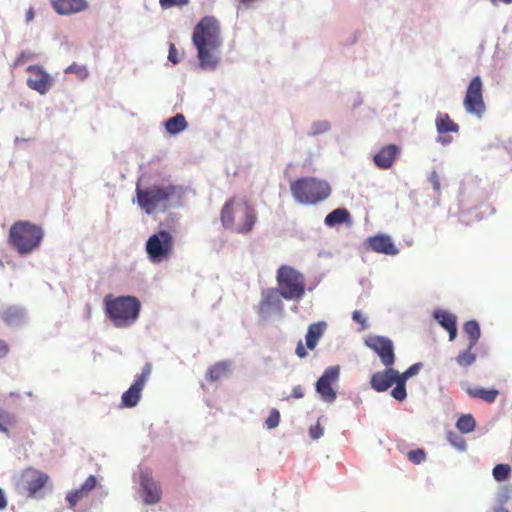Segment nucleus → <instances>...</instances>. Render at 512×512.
Wrapping results in <instances>:
<instances>
[{
  "label": "nucleus",
  "instance_id": "obj_6",
  "mask_svg": "<svg viewBox=\"0 0 512 512\" xmlns=\"http://www.w3.org/2000/svg\"><path fill=\"white\" fill-rule=\"evenodd\" d=\"M277 292L285 300H301L305 295V276L294 267L282 265L276 275Z\"/></svg>",
  "mask_w": 512,
  "mask_h": 512
},
{
  "label": "nucleus",
  "instance_id": "obj_48",
  "mask_svg": "<svg viewBox=\"0 0 512 512\" xmlns=\"http://www.w3.org/2000/svg\"><path fill=\"white\" fill-rule=\"evenodd\" d=\"M374 162L375 164L381 168V169H384V152L383 150L379 151L375 156H374Z\"/></svg>",
  "mask_w": 512,
  "mask_h": 512
},
{
  "label": "nucleus",
  "instance_id": "obj_20",
  "mask_svg": "<svg viewBox=\"0 0 512 512\" xmlns=\"http://www.w3.org/2000/svg\"><path fill=\"white\" fill-rule=\"evenodd\" d=\"M230 363L228 361H220L209 367L206 372V379L210 382H216L226 378L229 375Z\"/></svg>",
  "mask_w": 512,
  "mask_h": 512
},
{
  "label": "nucleus",
  "instance_id": "obj_59",
  "mask_svg": "<svg viewBox=\"0 0 512 512\" xmlns=\"http://www.w3.org/2000/svg\"><path fill=\"white\" fill-rule=\"evenodd\" d=\"M10 395L11 396H17V397L19 396L18 394H15V393H11Z\"/></svg>",
  "mask_w": 512,
  "mask_h": 512
},
{
  "label": "nucleus",
  "instance_id": "obj_42",
  "mask_svg": "<svg viewBox=\"0 0 512 512\" xmlns=\"http://www.w3.org/2000/svg\"><path fill=\"white\" fill-rule=\"evenodd\" d=\"M429 181L432 184V187L435 191L440 190V177L435 170L430 173Z\"/></svg>",
  "mask_w": 512,
  "mask_h": 512
},
{
  "label": "nucleus",
  "instance_id": "obj_3",
  "mask_svg": "<svg viewBox=\"0 0 512 512\" xmlns=\"http://www.w3.org/2000/svg\"><path fill=\"white\" fill-rule=\"evenodd\" d=\"M105 312L116 328H127L139 317L141 303L135 296L107 295L104 298Z\"/></svg>",
  "mask_w": 512,
  "mask_h": 512
},
{
  "label": "nucleus",
  "instance_id": "obj_47",
  "mask_svg": "<svg viewBox=\"0 0 512 512\" xmlns=\"http://www.w3.org/2000/svg\"><path fill=\"white\" fill-rule=\"evenodd\" d=\"M33 57V54L31 53H26V52H22L16 59L15 61V65H22L24 64L25 62H27L28 60L32 59Z\"/></svg>",
  "mask_w": 512,
  "mask_h": 512
},
{
  "label": "nucleus",
  "instance_id": "obj_15",
  "mask_svg": "<svg viewBox=\"0 0 512 512\" xmlns=\"http://www.w3.org/2000/svg\"><path fill=\"white\" fill-rule=\"evenodd\" d=\"M394 386L391 390V396L398 400L404 401L407 397L406 382L399 377V372L394 369H386V389Z\"/></svg>",
  "mask_w": 512,
  "mask_h": 512
},
{
  "label": "nucleus",
  "instance_id": "obj_1",
  "mask_svg": "<svg viewBox=\"0 0 512 512\" xmlns=\"http://www.w3.org/2000/svg\"><path fill=\"white\" fill-rule=\"evenodd\" d=\"M220 34L219 21L213 16L203 17L194 28L192 42L197 49L199 65L204 70H215L220 62Z\"/></svg>",
  "mask_w": 512,
  "mask_h": 512
},
{
  "label": "nucleus",
  "instance_id": "obj_53",
  "mask_svg": "<svg viewBox=\"0 0 512 512\" xmlns=\"http://www.w3.org/2000/svg\"><path fill=\"white\" fill-rule=\"evenodd\" d=\"M8 505L7 499L3 490L0 488V510H4Z\"/></svg>",
  "mask_w": 512,
  "mask_h": 512
},
{
  "label": "nucleus",
  "instance_id": "obj_52",
  "mask_svg": "<svg viewBox=\"0 0 512 512\" xmlns=\"http://www.w3.org/2000/svg\"><path fill=\"white\" fill-rule=\"evenodd\" d=\"M292 396L294 398H302L304 396V389L301 385H297L292 389Z\"/></svg>",
  "mask_w": 512,
  "mask_h": 512
},
{
  "label": "nucleus",
  "instance_id": "obj_19",
  "mask_svg": "<svg viewBox=\"0 0 512 512\" xmlns=\"http://www.w3.org/2000/svg\"><path fill=\"white\" fill-rule=\"evenodd\" d=\"M0 316L2 320L9 326L21 325L25 321V312L17 306H8L4 308Z\"/></svg>",
  "mask_w": 512,
  "mask_h": 512
},
{
  "label": "nucleus",
  "instance_id": "obj_29",
  "mask_svg": "<svg viewBox=\"0 0 512 512\" xmlns=\"http://www.w3.org/2000/svg\"><path fill=\"white\" fill-rule=\"evenodd\" d=\"M511 474V466L509 464H497L492 471L494 479L498 482L505 481Z\"/></svg>",
  "mask_w": 512,
  "mask_h": 512
},
{
  "label": "nucleus",
  "instance_id": "obj_5",
  "mask_svg": "<svg viewBox=\"0 0 512 512\" xmlns=\"http://www.w3.org/2000/svg\"><path fill=\"white\" fill-rule=\"evenodd\" d=\"M290 190L296 201L309 205L317 204L331 194V187L326 181L313 177L297 179Z\"/></svg>",
  "mask_w": 512,
  "mask_h": 512
},
{
  "label": "nucleus",
  "instance_id": "obj_32",
  "mask_svg": "<svg viewBox=\"0 0 512 512\" xmlns=\"http://www.w3.org/2000/svg\"><path fill=\"white\" fill-rule=\"evenodd\" d=\"M401 149L397 145L386 146V169L390 168L395 159L400 155Z\"/></svg>",
  "mask_w": 512,
  "mask_h": 512
},
{
  "label": "nucleus",
  "instance_id": "obj_58",
  "mask_svg": "<svg viewBox=\"0 0 512 512\" xmlns=\"http://www.w3.org/2000/svg\"><path fill=\"white\" fill-rule=\"evenodd\" d=\"M27 395H28L29 397H32V396H33L32 392H27Z\"/></svg>",
  "mask_w": 512,
  "mask_h": 512
},
{
  "label": "nucleus",
  "instance_id": "obj_22",
  "mask_svg": "<svg viewBox=\"0 0 512 512\" xmlns=\"http://www.w3.org/2000/svg\"><path fill=\"white\" fill-rule=\"evenodd\" d=\"M466 392L470 397L481 399L487 403H493L499 394L498 390L494 388L485 389L482 387L468 388Z\"/></svg>",
  "mask_w": 512,
  "mask_h": 512
},
{
  "label": "nucleus",
  "instance_id": "obj_8",
  "mask_svg": "<svg viewBox=\"0 0 512 512\" xmlns=\"http://www.w3.org/2000/svg\"><path fill=\"white\" fill-rule=\"evenodd\" d=\"M174 186H157L141 189L137 187L136 195L138 205L147 213L152 214L157 209L167 207L170 198L175 194Z\"/></svg>",
  "mask_w": 512,
  "mask_h": 512
},
{
  "label": "nucleus",
  "instance_id": "obj_57",
  "mask_svg": "<svg viewBox=\"0 0 512 512\" xmlns=\"http://www.w3.org/2000/svg\"><path fill=\"white\" fill-rule=\"evenodd\" d=\"M491 512H509V511L502 506H497V507H494L491 510Z\"/></svg>",
  "mask_w": 512,
  "mask_h": 512
},
{
  "label": "nucleus",
  "instance_id": "obj_27",
  "mask_svg": "<svg viewBox=\"0 0 512 512\" xmlns=\"http://www.w3.org/2000/svg\"><path fill=\"white\" fill-rule=\"evenodd\" d=\"M476 422L471 414L462 415L456 423V427L462 433H470L475 429Z\"/></svg>",
  "mask_w": 512,
  "mask_h": 512
},
{
  "label": "nucleus",
  "instance_id": "obj_35",
  "mask_svg": "<svg viewBox=\"0 0 512 512\" xmlns=\"http://www.w3.org/2000/svg\"><path fill=\"white\" fill-rule=\"evenodd\" d=\"M369 247L380 253H384V235H377L368 239Z\"/></svg>",
  "mask_w": 512,
  "mask_h": 512
},
{
  "label": "nucleus",
  "instance_id": "obj_45",
  "mask_svg": "<svg viewBox=\"0 0 512 512\" xmlns=\"http://www.w3.org/2000/svg\"><path fill=\"white\" fill-rule=\"evenodd\" d=\"M449 440L454 446L458 447L461 450L465 449L466 447L464 439L459 436H453L452 434H450Z\"/></svg>",
  "mask_w": 512,
  "mask_h": 512
},
{
  "label": "nucleus",
  "instance_id": "obj_30",
  "mask_svg": "<svg viewBox=\"0 0 512 512\" xmlns=\"http://www.w3.org/2000/svg\"><path fill=\"white\" fill-rule=\"evenodd\" d=\"M15 424V417L13 414L5 411L4 409L0 408V431L9 434V426H12Z\"/></svg>",
  "mask_w": 512,
  "mask_h": 512
},
{
  "label": "nucleus",
  "instance_id": "obj_46",
  "mask_svg": "<svg viewBox=\"0 0 512 512\" xmlns=\"http://www.w3.org/2000/svg\"><path fill=\"white\" fill-rule=\"evenodd\" d=\"M398 249L393 244L391 238L386 236V255H396L398 253Z\"/></svg>",
  "mask_w": 512,
  "mask_h": 512
},
{
  "label": "nucleus",
  "instance_id": "obj_36",
  "mask_svg": "<svg viewBox=\"0 0 512 512\" xmlns=\"http://www.w3.org/2000/svg\"><path fill=\"white\" fill-rule=\"evenodd\" d=\"M371 386L378 392H384V373L377 372L371 378Z\"/></svg>",
  "mask_w": 512,
  "mask_h": 512
},
{
  "label": "nucleus",
  "instance_id": "obj_16",
  "mask_svg": "<svg viewBox=\"0 0 512 512\" xmlns=\"http://www.w3.org/2000/svg\"><path fill=\"white\" fill-rule=\"evenodd\" d=\"M50 2L59 15H71L88 8L86 0H50Z\"/></svg>",
  "mask_w": 512,
  "mask_h": 512
},
{
  "label": "nucleus",
  "instance_id": "obj_55",
  "mask_svg": "<svg viewBox=\"0 0 512 512\" xmlns=\"http://www.w3.org/2000/svg\"><path fill=\"white\" fill-rule=\"evenodd\" d=\"M490 1L493 5H496V6L499 5L500 3H502V4H511L512 3V0H490Z\"/></svg>",
  "mask_w": 512,
  "mask_h": 512
},
{
  "label": "nucleus",
  "instance_id": "obj_18",
  "mask_svg": "<svg viewBox=\"0 0 512 512\" xmlns=\"http://www.w3.org/2000/svg\"><path fill=\"white\" fill-rule=\"evenodd\" d=\"M327 324L324 321H319L309 325L306 333V347L313 350L320 338L323 336Z\"/></svg>",
  "mask_w": 512,
  "mask_h": 512
},
{
  "label": "nucleus",
  "instance_id": "obj_24",
  "mask_svg": "<svg viewBox=\"0 0 512 512\" xmlns=\"http://www.w3.org/2000/svg\"><path fill=\"white\" fill-rule=\"evenodd\" d=\"M187 122L183 114H176L165 123V128L170 134H177L185 130Z\"/></svg>",
  "mask_w": 512,
  "mask_h": 512
},
{
  "label": "nucleus",
  "instance_id": "obj_17",
  "mask_svg": "<svg viewBox=\"0 0 512 512\" xmlns=\"http://www.w3.org/2000/svg\"><path fill=\"white\" fill-rule=\"evenodd\" d=\"M434 318L443 328H445L449 332L450 341L454 340L457 334L455 315L444 310H436L434 312Z\"/></svg>",
  "mask_w": 512,
  "mask_h": 512
},
{
  "label": "nucleus",
  "instance_id": "obj_50",
  "mask_svg": "<svg viewBox=\"0 0 512 512\" xmlns=\"http://www.w3.org/2000/svg\"><path fill=\"white\" fill-rule=\"evenodd\" d=\"M296 354L299 358H305L307 356V351H306L302 341H299L297 344Z\"/></svg>",
  "mask_w": 512,
  "mask_h": 512
},
{
  "label": "nucleus",
  "instance_id": "obj_49",
  "mask_svg": "<svg viewBox=\"0 0 512 512\" xmlns=\"http://www.w3.org/2000/svg\"><path fill=\"white\" fill-rule=\"evenodd\" d=\"M9 350L10 348L7 342L0 339V359L6 357L9 353Z\"/></svg>",
  "mask_w": 512,
  "mask_h": 512
},
{
  "label": "nucleus",
  "instance_id": "obj_31",
  "mask_svg": "<svg viewBox=\"0 0 512 512\" xmlns=\"http://www.w3.org/2000/svg\"><path fill=\"white\" fill-rule=\"evenodd\" d=\"M64 72L66 74H75L79 79H85L88 77L89 72L85 65H80L77 63H72L69 65Z\"/></svg>",
  "mask_w": 512,
  "mask_h": 512
},
{
  "label": "nucleus",
  "instance_id": "obj_56",
  "mask_svg": "<svg viewBox=\"0 0 512 512\" xmlns=\"http://www.w3.org/2000/svg\"><path fill=\"white\" fill-rule=\"evenodd\" d=\"M275 290H269L267 297L264 299V302L269 305L270 304V298L275 294Z\"/></svg>",
  "mask_w": 512,
  "mask_h": 512
},
{
  "label": "nucleus",
  "instance_id": "obj_34",
  "mask_svg": "<svg viewBox=\"0 0 512 512\" xmlns=\"http://www.w3.org/2000/svg\"><path fill=\"white\" fill-rule=\"evenodd\" d=\"M86 496L87 495L79 488L69 492L66 496V500L69 503L70 508H74L78 502Z\"/></svg>",
  "mask_w": 512,
  "mask_h": 512
},
{
  "label": "nucleus",
  "instance_id": "obj_12",
  "mask_svg": "<svg viewBox=\"0 0 512 512\" xmlns=\"http://www.w3.org/2000/svg\"><path fill=\"white\" fill-rule=\"evenodd\" d=\"M340 375V369L338 366L328 367L322 374V376L316 382V391L320 394L323 401L332 403L335 401L337 394L333 388V385L337 383Z\"/></svg>",
  "mask_w": 512,
  "mask_h": 512
},
{
  "label": "nucleus",
  "instance_id": "obj_11",
  "mask_svg": "<svg viewBox=\"0 0 512 512\" xmlns=\"http://www.w3.org/2000/svg\"><path fill=\"white\" fill-rule=\"evenodd\" d=\"M152 372L151 363H146L142 368L140 374L135 376L134 382L131 384L128 390H126L121 396V406L126 408L135 407L140 398L142 390L148 381Z\"/></svg>",
  "mask_w": 512,
  "mask_h": 512
},
{
  "label": "nucleus",
  "instance_id": "obj_51",
  "mask_svg": "<svg viewBox=\"0 0 512 512\" xmlns=\"http://www.w3.org/2000/svg\"><path fill=\"white\" fill-rule=\"evenodd\" d=\"M352 318L354 321L360 323L362 325V327L364 328L365 326V318L363 316V314L360 312V311H354L353 314H352Z\"/></svg>",
  "mask_w": 512,
  "mask_h": 512
},
{
  "label": "nucleus",
  "instance_id": "obj_23",
  "mask_svg": "<svg viewBox=\"0 0 512 512\" xmlns=\"http://www.w3.org/2000/svg\"><path fill=\"white\" fill-rule=\"evenodd\" d=\"M350 219V213L345 208H337L330 212L325 217V224L328 227H334L336 225L347 222Z\"/></svg>",
  "mask_w": 512,
  "mask_h": 512
},
{
  "label": "nucleus",
  "instance_id": "obj_14",
  "mask_svg": "<svg viewBox=\"0 0 512 512\" xmlns=\"http://www.w3.org/2000/svg\"><path fill=\"white\" fill-rule=\"evenodd\" d=\"M140 484L144 491L143 500L146 504L153 505L160 501L162 494L161 489L149 472L141 474Z\"/></svg>",
  "mask_w": 512,
  "mask_h": 512
},
{
  "label": "nucleus",
  "instance_id": "obj_4",
  "mask_svg": "<svg viewBox=\"0 0 512 512\" xmlns=\"http://www.w3.org/2000/svg\"><path fill=\"white\" fill-rule=\"evenodd\" d=\"M44 237L40 225L30 221H16L9 229L8 242L20 255H27L38 249Z\"/></svg>",
  "mask_w": 512,
  "mask_h": 512
},
{
  "label": "nucleus",
  "instance_id": "obj_26",
  "mask_svg": "<svg viewBox=\"0 0 512 512\" xmlns=\"http://www.w3.org/2000/svg\"><path fill=\"white\" fill-rule=\"evenodd\" d=\"M366 345L374 350L381 361L384 362V337L381 336H369L365 340Z\"/></svg>",
  "mask_w": 512,
  "mask_h": 512
},
{
  "label": "nucleus",
  "instance_id": "obj_2",
  "mask_svg": "<svg viewBox=\"0 0 512 512\" xmlns=\"http://www.w3.org/2000/svg\"><path fill=\"white\" fill-rule=\"evenodd\" d=\"M220 220L224 228L247 234L256 222V213L246 200L233 197L224 204Z\"/></svg>",
  "mask_w": 512,
  "mask_h": 512
},
{
  "label": "nucleus",
  "instance_id": "obj_38",
  "mask_svg": "<svg viewBox=\"0 0 512 512\" xmlns=\"http://www.w3.org/2000/svg\"><path fill=\"white\" fill-rule=\"evenodd\" d=\"M97 484V480L96 478L91 475L89 476L85 482L82 484V486L80 487V489L86 494L88 495L96 486Z\"/></svg>",
  "mask_w": 512,
  "mask_h": 512
},
{
  "label": "nucleus",
  "instance_id": "obj_33",
  "mask_svg": "<svg viewBox=\"0 0 512 512\" xmlns=\"http://www.w3.org/2000/svg\"><path fill=\"white\" fill-rule=\"evenodd\" d=\"M407 457L410 462L418 465L426 460V452L424 451V449L421 448L410 450L407 453Z\"/></svg>",
  "mask_w": 512,
  "mask_h": 512
},
{
  "label": "nucleus",
  "instance_id": "obj_43",
  "mask_svg": "<svg viewBox=\"0 0 512 512\" xmlns=\"http://www.w3.org/2000/svg\"><path fill=\"white\" fill-rule=\"evenodd\" d=\"M168 59L173 63V64H177L180 59L178 57V51H177V48L176 46L171 43L170 46H169V54H168Z\"/></svg>",
  "mask_w": 512,
  "mask_h": 512
},
{
  "label": "nucleus",
  "instance_id": "obj_54",
  "mask_svg": "<svg viewBox=\"0 0 512 512\" xmlns=\"http://www.w3.org/2000/svg\"><path fill=\"white\" fill-rule=\"evenodd\" d=\"M34 19V10L33 8H30L26 13V21L30 22Z\"/></svg>",
  "mask_w": 512,
  "mask_h": 512
},
{
  "label": "nucleus",
  "instance_id": "obj_10",
  "mask_svg": "<svg viewBox=\"0 0 512 512\" xmlns=\"http://www.w3.org/2000/svg\"><path fill=\"white\" fill-rule=\"evenodd\" d=\"M467 113L481 117L486 110L483 99V83L479 76H475L469 83L463 101Z\"/></svg>",
  "mask_w": 512,
  "mask_h": 512
},
{
  "label": "nucleus",
  "instance_id": "obj_40",
  "mask_svg": "<svg viewBox=\"0 0 512 512\" xmlns=\"http://www.w3.org/2000/svg\"><path fill=\"white\" fill-rule=\"evenodd\" d=\"M394 362L393 343L386 338V366L392 365Z\"/></svg>",
  "mask_w": 512,
  "mask_h": 512
},
{
  "label": "nucleus",
  "instance_id": "obj_44",
  "mask_svg": "<svg viewBox=\"0 0 512 512\" xmlns=\"http://www.w3.org/2000/svg\"><path fill=\"white\" fill-rule=\"evenodd\" d=\"M323 432H324V430L319 423H317L314 426H311L310 430H309L310 436L313 439L320 438L323 435Z\"/></svg>",
  "mask_w": 512,
  "mask_h": 512
},
{
  "label": "nucleus",
  "instance_id": "obj_7",
  "mask_svg": "<svg viewBox=\"0 0 512 512\" xmlns=\"http://www.w3.org/2000/svg\"><path fill=\"white\" fill-rule=\"evenodd\" d=\"M50 484V477L33 467H28L20 472L15 478V488L20 494H25L29 498H43L42 490Z\"/></svg>",
  "mask_w": 512,
  "mask_h": 512
},
{
  "label": "nucleus",
  "instance_id": "obj_21",
  "mask_svg": "<svg viewBox=\"0 0 512 512\" xmlns=\"http://www.w3.org/2000/svg\"><path fill=\"white\" fill-rule=\"evenodd\" d=\"M436 130L438 133H448L459 131V126L450 118L449 114L438 112L435 119Z\"/></svg>",
  "mask_w": 512,
  "mask_h": 512
},
{
  "label": "nucleus",
  "instance_id": "obj_39",
  "mask_svg": "<svg viewBox=\"0 0 512 512\" xmlns=\"http://www.w3.org/2000/svg\"><path fill=\"white\" fill-rule=\"evenodd\" d=\"M160 6L163 9H168L173 6H184L189 3V0H159Z\"/></svg>",
  "mask_w": 512,
  "mask_h": 512
},
{
  "label": "nucleus",
  "instance_id": "obj_13",
  "mask_svg": "<svg viewBox=\"0 0 512 512\" xmlns=\"http://www.w3.org/2000/svg\"><path fill=\"white\" fill-rule=\"evenodd\" d=\"M29 77L27 78V86L40 93L46 94L52 87L54 79L40 65H30L27 67Z\"/></svg>",
  "mask_w": 512,
  "mask_h": 512
},
{
  "label": "nucleus",
  "instance_id": "obj_9",
  "mask_svg": "<svg viewBox=\"0 0 512 512\" xmlns=\"http://www.w3.org/2000/svg\"><path fill=\"white\" fill-rule=\"evenodd\" d=\"M175 239L171 231L159 230L146 241V253L149 260L158 264L171 258L174 253Z\"/></svg>",
  "mask_w": 512,
  "mask_h": 512
},
{
  "label": "nucleus",
  "instance_id": "obj_28",
  "mask_svg": "<svg viewBox=\"0 0 512 512\" xmlns=\"http://www.w3.org/2000/svg\"><path fill=\"white\" fill-rule=\"evenodd\" d=\"M473 348H470V344L465 351L460 352L456 357V362L462 366L467 367L472 365L476 361V354L472 352Z\"/></svg>",
  "mask_w": 512,
  "mask_h": 512
},
{
  "label": "nucleus",
  "instance_id": "obj_25",
  "mask_svg": "<svg viewBox=\"0 0 512 512\" xmlns=\"http://www.w3.org/2000/svg\"><path fill=\"white\" fill-rule=\"evenodd\" d=\"M463 330L469 337L470 348H474L481 334L479 324L474 320L468 321L464 324Z\"/></svg>",
  "mask_w": 512,
  "mask_h": 512
},
{
  "label": "nucleus",
  "instance_id": "obj_37",
  "mask_svg": "<svg viewBox=\"0 0 512 512\" xmlns=\"http://www.w3.org/2000/svg\"><path fill=\"white\" fill-rule=\"evenodd\" d=\"M280 422V413L277 409H272L269 413L268 418L266 419V426L269 429H273L279 425Z\"/></svg>",
  "mask_w": 512,
  "mask_h": 512
},
{
  "label": "nucleus",
  "instance_id": "obj_41",
  "mask_svg": "<svg viewBox=\"0 0 512 512\" xmlns=\"http://www.w3.org/2000/svg\"><path fill=\"white\" fill-rule=\"evenodd\" d=\"M420 369V364H413L404 373L400 374L399 377L405 382L413 375L417 374Z\"/></svg>",
  "mask_w": 512,
  "mask_h": 512
}]
</instances>
